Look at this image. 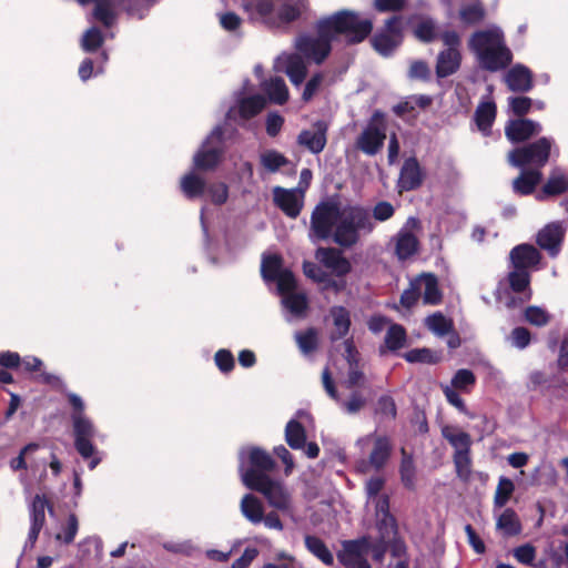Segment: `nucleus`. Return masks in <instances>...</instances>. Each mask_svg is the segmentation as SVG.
<instances>
[{"instance_id":"27","label":"nucleus","mask_w":568,"mask_h":568,"mask_svg":"<svg viewBox=\"0 0 568 568\" xmlns=\"http://www.w3.org/2000/svg\"><path fill=\"white\" fill-rule=\"evenodd\" d=\"M346 361L348 363V375L344 382L347 388L364 385L365 376L359 368L356 354L349 342H345Z\"/></svg>"},{"instance_id":"55","label":"nucleus","mask_w":568,"mask_h":568,"mask_svg":"<svg viewBox=\"0 0 568 568\" xmlns=\"http://www.w3.org/2000/svg\"><path fill=\"white\" fill-rule=\"evenodd\" d=\"M103 42L101 32L97 28L89 29L82 37L81 45L85 51L97 50Z\"/></svg>"},{"instance_id":"26","label":"nucleus","mask_w":568,"mask_h":568,"mask_svg":"<svg viewBox=\"0 0 568 568\" xmlns=\"http://www.w3.org/2000/svg\"><path fill=\"white\" fill-rule=\"evenodd\" d=\"M296 284L284 292H280L282 295V304L284 307L294 316H303L307 308L306 295L302 292H296Z\"/></svg>"},{"instance_id":"53","label":"nucleus","mask_w":568,"mask_h":568,"mask_svg":"<svg viewBox=\"0 0 568 568\" xmlns=\"http://www.w3.org/2000/svg\"><path fill=\"white\" fill-rule=\"evenodd\" d=\"M526 320L536 326H545L550 320V315L544 308L529 306L525 312Z\"/></svg>"},{"instance_id":"61","label":"nucleus","mask_w":568,"mask_h":568,"mask_svg":"<svg viewBox=\"0 0 568 568\" xmlns=\"http://www.w3.org/2000/svg\"><path fill=\"white\" fill-rule=\"evenodd\" d=\"M514 556L519 562L529 565L536 558V548L530 544L521 545L514 549Z\"/></svg>"},{"instance_id":"23","label":"nucleus","mask_w":568,"mask_h":568,"mask_svg":"<svg viewBox=\"0 0 568 568\" xmlns=\"http://www.w3.org/2000/svg\"><path fill=\"white\" fill-rule=\"evenodd\" d=\"M416 290H419V295L423 297L425 304H437L440 302L442 294L438 288L437 280L432 274H424L415 278Z\"/></svg>"},{"instance_id":"22","label":"nucleus","mask_w":568,"mask_h":568,"mask_svg":"<svg viewBox=\"0 0 568 568\" xmlns=\"http://www.w3.org/2000/svg\"><path fill=\"white\" fill-rule=\"evenodd\" d=\"M540 260V254L536 247L529 244H520L510 252V261L516 270L526 271L535 266Z\"/></svg>"},{"instance_id":"30","label":"nucleus","mask_w":568,"mask_h":568,"mask_svg":"<svg viewBox=\"0 0 568 568\" xmlns=\"http://www.w3.org/2000/svg\"><path fill=\"white\" fill-rule=\"evenodd\" d=\"M418 250V240L415 234L402 230L396 236L395 252L399 260H406Z\"/></svg>"},{"instance_id":"29","label":"nucleus","mask_w":568,"mask_h":568,"mask_svg":"<svg viewBox=\"0 0 568 568\" xmlns=\"http://www.w3.org/2000/svg\"><path fill=\"white\" fill-rule=\"evenodd\" d=\"M506 83L511 91H528L531 88L530 71L523 65H516L507 73Z\"/></svg>"},{"instance_id":"58","label":"nucleus","mask_w":568,"mask_h":568,"mask_svg":"<svg viewBox=\"0 0 568 568\" xmlns=\"http://www.w3.org/2000/svg\"><path fill=\"white\" fill-rule=\"evenodd\" d=\"M454 462L459 477L467 479L470 474L469 452L455 453Z\"/></svg>"},{"instance_id":"6","label":"nucleus","mask_w":568,"mask_h":568,"mask_svg":"<svg viewBox=\"0 0 568 568\" xmlns=\"http://www.w3.org/2000/svg\"><path fill=\"white\" fill-rule=\"evenodd\" d=\"M69 400L74 409L78 410V413L73 414L72 416L75 436V448L83 458H90L95 453V448L91 443V439L95 435L94 427L92 423L82 414L84 408L82 399L75 394H70Z\"/></svg>"},{"instance_id":"56","label":"nucleus","mask_w":568,"mask_h":568,"mask_svg":"<svg viewBox=\"0 0 568 568\" xmlns=\"http://www.w3.org/2000/svg\"><path fill=\"white\" fill-rule=\"evenodd\" d=\"M509 284L513 291L523 292L529 284V274L523 270H516L508 275Z\"/></svg>"},{"instance_id":"14","label":"nucleus","mask_w":568,"mask_h":568,"mask_svg":"<svg viewBox=\"0 0 568 568\" xmlns=\"http://www.w3.org/2000/svg\"><path fill=\"white\" fill-rule=\"evenodd\" d=\"M261 272L265 280L277 281L278 292H284L295 285L294 275L288 270L282 268V260L277 255H270L264 257Z\"/></svg>"},{"instance_id":"20","label":"nucleus","mask_w":568,"mask_h":568,"mask_svg":"<svg viewBox=\"0 0 568 568\" xmlns=\"http://www.w3.org/2000/svg\"><path fill=\"white\" fill-rule=\"evenodd\" d=\"M565 231L566 229L561 223H550L538 233L537 243L541 248L547 250L550 255L555 256L559 251Z\"/></svg>"},{"instance_id":"2","label":"nucleus","mask_w":568,"mask_h":568,"mask_svg":"<svg viewBox=\"0 0 568 568\" xmlns=\"http://www.w3.org/2000/svg\"><path fill=\"white\" fill-rule=\"evenodd\" d=\"M373 23L356 12L343 10L317 24V37H301L296 48L301 54L315 63H322L331 51V42L338 34H345L351 42L363 41L372 31Z\"/></svg>"},{"instance_id":"57","label":"nucleus","mask_w":568,"mask_h":568,"mask_svg":"<svg viewBox=\"0 0 568 568\" xmlns=\"http://www.w3.org/2000/svg\"><path fill=\"white\" fill-rule=\"evenodd\" d=\"M324 83V74L316 73L307 82L304 88L302 99L305 102L312 100V98L321 90Z\"/></svg>"},{"instance_id":"49","label":"nucleus","mask_w":568,"mask_h":568,"mask_svg":"<svg viewBox=\"0 0 568 568\" xmlns=\"http://www.w3.org/2000/svg\"><path fill=\"white\" fill-rule=\"evenodd\" d=\"M48 500L43 495H36L31 505V524L44 525Z\"/></svg>"},{"instance_id":"36","label":"nucleus","mask_w":568,"mask_h":568,"mask_svg":"<svg viewBox=\"0 0 568 568\" xmlns=\"http://www.w3.org/2000/svg\"><path fill=\"white\" fill-rule=\"evenodd\" d=\"M443 436L455 448V453L469 452L471 439L467 433L450 426H446L443 428Z\"/></svg>"},{"instance_id":"39","label":"nucleus","mask_w":568,"mask_h":568,"mask_svg":"<svg viewBox=\"0 0 568 568\" xmlns=\"http://www.w3.org/2000/svg\"><path fill=\"white\" fill-rule=\"evenodd\" d=\"M331 317L334 326L333 337L341 338L345 336L351 325L348 312L344 307L336 306L331 310Z\"/></svg>"},{"instance_id":"7","label":"nucleus","mask_w":568,"mask_h":568,"mask_svg":"<svg viewBox=\"0 0 568 568\" xmlns=\"http://www.w3.org/2000/svg\"><path fill=\"white\" fill-rule=\"evenodd\" d=\"M386 139V121L381 112H375L366 128L358 135L356 146L367 155H375Z\"/></svg>"},{"instance_id":"64","label":"nucleus","mask_w":568,"mask_h":568,"mask_svg":"<svg viewBox=\"0 0 568 568\" xmlns=\"http://www.w3.org/2000/svg\"><path fill=\"white\" fill-rule=\"evenodd\" d=\"M377 413L386 418H395L396 406L393 398L388 396L381 397L377 403Z\"/></svg>"},{"instance_id":"47","label":"nucleus","mask_w":568,"mask_h":568,"mask_svg":"<svg viewBox=\"0 0 568 568\" xmlns=\"http://www.w3.org/2000/svg\"><path fill=\"white\" fill-rule=\"evenodd\" d=\"M295 339L303 354H310L317 347V333L313 328L296 333Z\"/></svg>"},{"instance_id":"50","label":"nucleus","mask_w":568,"mask_h":568,"mask_svg":"<svg viewBox=\"0 0 568 568\" xmlns=\"http://www.w3.org/2000/svg\"><path fill=\"white\" fill-rule=\"evenodd\" d=\"M78 528H79L78 518L74 514H71V515H69V517L67 519V524L62 528V531L57 534L55 539L69 545L74 540L75 535L78 532Z\"/></svg>"},{"instance_id":"52","label":"nucleus","mask_w":568,"mask_h":568,"mask_svg":"<svg viewBox=\"0 0 568 568\" xmlns=\"http://www.w3.org/2000/svg\"><path fill=\"white\" fill-rule=\"evenodd\" d=\"M475 375L469 369H459L452 379V387L466 392L468 387L475 384Z\"/></svg>"},{"instance_id":"46","label":"nucleus","mask_w":568,"mask_h":568,"mask_svg":"<svg viewBox=\"0 0 568 568\" xmlns=\"http://www.w3.org/2000/svg\"><path fill=\"white\" fill-rule=\"evenodd\" d=\"M261 163L268 172H275L287 163L286 158L277 151L266 150L261 156Z\"/></svg>"},{"instance_id":"10","label":"nucleus","mask_w":568,"mask_h":568,"mask_svg":"<svg viewBox=\"0 0 568 568\" xmlns=\"http://www.w3.org/2000/svg\"><path fill=\"white\" fill-rule=\"evenodd\" d=\"M222 129L215 128L203 142L201 149L194 154V168L202 171L213 170L221 160L222 155Z\"/></svg>"},{"instance_id":"60","label":"nucleus","mask_w":568,"mask_h":568,"mask_svg":"<svg viewBox=\"0 0 568 568\" xmlns=\"http://www.w3.org/2000/svg\"><path fill=\"white\" fill-rule=\"evenodd\" d=\"M40 448V445L37 444V443H30L28 444L27 446H24L19 456L13 458L11 462H10V467L13 469V470H19V469H26L27 468V463H26V456L30 453H34L37 452L38 449Z\"/></svg>"},{"instance_id":"59","label":"nucleus","mask_w":568,"mask_h":568,"mask_svg":"<svg viewBox=\"0 0 568 568\" xmlns=\"http://www.w3.org/2000/svg\"><path fill=\"white\" fill-rule=\"evenodd\" d=\"M568 183L564 175H554L544 186V193L555 195L567 190Z\"/></svg>"},{"instance_id":"40","label":"nucleus","mask_w":568,"mask_h":568,"mask_svg":"<svg viewBox=\"0 0 568 568\" xmlns=\"http://www.w3.org/2000/svg\"><path fill=\"white\" fill-rule=\"evenodd\" d=\"M181 190L189 199L197 197L203 194L205 182L194 173H189L181 179Z\"/></svg>"},{"instance_id":"37","label":"nucleus","mask_w":568,"mask_h":568,"mask_svg":"<svg viewBox=\"0 0 568 568\" xmlns=\"http://www.w3.org/2000/svg\"><path fill=\"white\" fill-rule=\"evenodd\" d=\"M496 118V105L493 102H483L478 105L475 119L478 129L484 133L488 134L489 128L491 126Z\"/></svg>"},{"instance_id":"41","label":"nucleus","mask_w":568,"mask_h":568,"mask_svg":"<svg viewBox=\"0 0 568 568\" xmlns=\"http://www.w3.org/2000/svg\"><path fill=\"white\" fill-rule=\"evenodd\" d=\"M427 328L442 337L453 332V322L440 313H434L425 320Z\"/></svg>"},{"instance_id":"63","label":"nucleus","mask_w":568,"mask_h":568,"mask_svg":"<svg viewBox=\"0 0 568 568\" xmlns=\"http://www.w3.org/2000/svg\"><path fill=\"white\" fill-rule=\"evenodd\" d=\"M366 404V398L358 392H354L349 398L342 403L348 414L358 413Z\"/></svg>"},{"instance_id":"8","label":"nucleus","mask_w":568,"mask_h":568,"mask_svg":"<svg viewBox=\"0 0 568 568\" xmlns=\"http://www.w3.org/2000/svg\"><path fill=\"white\" fill-rule=\"evenodd\" d=\"M440 39L446 49L437 57L436 73L439 78H445L456 72L460 65V38L455 31H444Z\"/></svg>"},{"instance_id":"21","label":"nucleus","mask_w":568,"mask_h":568,"mask_svg":"<svg viewBox=\"0 0 568 568\" xmlns=\"http://www.w3.org/2000/svg\"><path fill=\"white\" fill-rule=\"evenodd\" d=\"M540 132V123L527 119L510 121L505 128L506 136L511 142L525 141L532 135L539 134Z\"/></svg>"},{"instance_id":"17","label":"nucleus","mask_w":568,"mask_h":568,"mask_svg":"<svg viewBox=\"0 0 568 568\" xmlns=\"http://www.w3.org/2000/svg\"><path fill=\"white\" fill-rule=\"evenodd\" d=\"M315 256L321 264L336 276H343L351 271V263L336 248H318Z\"/></svg>"},{"instance_id":"51","label":"nucleus","mask_w":568,"mask_h":568,"mask_svg":"<svg viewBox=\"0 0 568 568\" xmlns=\"http://www.w3.org/2000/svg\"><path fill=\"white\" fill-rule=\"evenodd\" d=\"M405 359L410 363H436L439 359L437 354H434L428 348L412 349L404 355Z\"/></svg>"},{"instance_id":"48","label":"nucleus","mask_w":568,"mask_h":568,"mask_svg":"<svg viewBox=\"0 0 568 568\" xmlns=\"http://www.w3.org/2000/svg\"><path fill=\"white\" fill-rule=\"evenodd\" d=\"M459 17L467 24H475L485 17V10L479 2L471 3L460 9Z\"/></svg>"},{"instance_id":"5","label":"nucleus","mask_w":568,"mask_h":568,"mask_svg":"<svg viewBox=\"0 0 568 568\" xmlns=\"http://www.w3.org/2000/svg\"><path fill=\"white\" fill-rule=\"evenodd\" d=\"M243 484L261 493L271 507L287 515L293 513L292 493L282 481L272 479L267 474L248 470L243 475Z\"/></svg>"},{"instance_id":"34","label":"nucleus","mask_w":568,"mask_h":568,"mask_svg":"<svg viewBox=\"0 0 568 568\" xmlns=\"http://www.w3.org/2000/svg\"><path fill=\"white\" fill-rule=\"evenodd\" d=\"M541 180V173L538 170L523 171V173L513 182L516 193L526 195L531 193Z\"/></svg>"},{"instance_id":"24","label":"nucleus","mask_w":568,"mask_h":568,"mask_svg":"<svg viewBox=\"0 0 568 568\" xmlns=\"http://www.w3.org/2000/svg\"><path fill=\"white\" fill-rule=\"evenodd\" d=\"M240 510L243 517L253 525L260 524L263 520V503L252 494L243 496L240 503Z\"/></svg>"},{"instance_id":"32","label":"nucleus","mask_w":568,"mask_h":568,"mask_svg":"<svg viewBox=\"0 0 568 568\" xmlns=\"http://www.w3.org/2000/svg\"><path fill=\"white\" fill-rule=\"evenodd\" d=\"M402 459L399 464V475L402 484L408 488L413 489L416 483L417 470L414 462V457L412 454L407 453L403 447L400 449Z\"/></svg>"},{"instance_id":"43","label":"nucleus","mask_w":568,"mask_h":568,"mask_svg":"<svg viewBox=\"0 0 568 568\" xmlns=\"http://www.w3.org/2000/svg\"><path fill=\"white\" fill-rule=\"evenodd\" d=\"M303 271L307 277L314 280L315 282L325 283V287H333L335 291H339L343 286L333 280H328L323 270L314 263L305 262L303 265Z\"/></svg>"},{"instance_id":"31","label":"nucleus","mask_w":568,"mask_h":568,"mask_svg":"<svg viewBox=\"0 0 568 568\" xmlns=\"http://www.w3.org/2000/svg\"><path fill=\"white\" fill-rule=\"evenodd\" d=\"M285 64V72L294 85H300L306 77V64L297 54H290L282 58Z\"/></svg>"},{"instance_id":"44","label":"nucleus","mask_w":568,"mask_h":568,"mask_svg":"<svg viewBox=\"0 0 568 568\" xmlns=\"http://www.w3.org/2000/svg\"><path fill=\"white\" fill-rule=\"evenodd\" d=\"M514 490V483L507 477H500L494 496V506L496 508H503L511 497Z\"/></svg>"},{"instance_id":"13","label":"nucleus","mask_w":568,"mask_h":568,"mask_svg":"<svg viewBox=\"0 0 568 568\" xmlns=\"http://www.w3.org/2000/svg\"><path fill=\"white\" fill-rule=\"evenodd\" d=\"M274 468L272 457L260 448L251 447L243 449L240 454V473L241 479L245 471L253 470L257 474H266Z\"/></svg>"},{"instance_id":"19","label":"nucleus","mask_w":568,"mask_h":568,"mask_svg":"<svg viewBox=\"0 0 568 568\" xmlns=\"http://www.w3.org/2000/svg\"><path fill=\"white\" fill-rule=\"evenodd\" d=\"M326 131L327 125L318 121L312 128L303 130L297 136V142L311 152L320 153L326 144Z\"/></svg>"},{"instance_id":"42","label":"nucleus","mask_w":568,"mask_h":568,"mask_svg":"<svg viewBox=\"0 0 568 568\" xmlns=\"http://www.w3.org/2000/svg\"><path fill=\"white\" fill-rule=\"evenodd\" d=\"M265 106L264 97L257 94L242 99L239 102V112L243 119H250L260 113Z\"/></svg>"},{"instance_id":"18","label":"nucleus","mask_w":568,"mask_h":568,"mask_svg":"<svg viewBox=\"0 0 568 568\" xmlns=\"http://www.w3.org/2000/svg\"><path fill=\"white\" fill-rule=\"evenodd\" d=\"M304 194L300 190H285L276 187L274 190L275 203L285 212L290 217H296L303 206Z\"/></svg>"},{"instance_id":"16","label":"nucleus","mask_w":568,"mask_h":568,"mask_svg":"<svg viewBox=\"0 0 568 568\" xmlns=\"http://www.w3.org/2000/svg\"><path fill=\"white\" fill-rule=\"evenodd\" d=\"M373 440V449L369 454L368 460L369 464L375 469H382L386 463L388 462L392 454V443L388 437L381 435H369L367 437L361 438L357 444L365 445L369 440Z\"/></svg>"},{"instance_id":"15","label":"nucleus","mask_w":568,"mask_h":568,"mask_svg":"<svg viewBox=\"0 0 568 568\" xmlns=\"http://www.w3.org/2000/svg\"><path fill=\"white\" fill-rule=\"evenodd\" d=\"M368 505L375 508L376 525L381 531L383 540L390 539L396 531L394 517L389 514V500L387 495H382L372 500H367Z\"/></svg>"},{"instance_id":"9","label":"nucleus","mask_w":568,"mask_h":568,"mask_svg":"<svg viewBox=\"0 0 568 568\" xmlns=\"http://www.w3.org/2000/svg\"><path fill=\"white\" fill-rule=\"evenodd\" d=\"M551 141L541 138L535 143L514 150L508 154V161L514 166H524L534 164L542 166L548 161Z\"/></svg>"},{"instance_id":"33","label":"nucleus","mask_w":568,"mask_h":568,"mask_svg":"<svg viewBox=\"0 0 568 568\" xmlns=\"http://www.w3.org/2000/svg\"><path fill=\"white\" fill-rule=\"evenodd\" d=\"M262 88L273 103L283 104L288 100V90L282 78H271L262 84Z\"/></svg>"},{"instance_id":"62","label":"nucleus","mask_w":568,"mask_h":568,"mask_svg":"<svg viewBox=\"0 0 568 568\" xmlns=\"http://www.w3.org/2000/svg\"><path fill=\"white\" fill-rule=\"evenodd\" d=\"M509 338L513 346L523 349L530 343V333L525 327H516L513 329Z\"/></svg>"},{"instance_id":"28","label":"nucleus","mask_w":568,"mask_h":568,"mask_svg":"<svg viewBox=\"0 0 568 568\" xmlns=\"http://www.w3.org/2000/svg\"><path fill=\"white\" fill-rule=\"evenodd\" d=\"M496 529L506 537L516 536L521 531V524L517 514L507 508L496 518Z\"/></svg>"},{"instance_id":"11","label":"nucleus","mask_w":568,"mask_h":568,"mask_svg":"<svg viewBox=\"0 0 568 568\" xmlns=\"http://www.w3.org/2000/svg\"><path fill=\"white\" fill-rule=\"evenodd\" d=\"M371 547L367 538L346 540L342 544L337 558L345 568H372L367 561Z\"/></svg>"},{"instance_id":"3","label":"nucleus","mask_w":568,"mask_h":568,"mask_svg":"<svg viewBox=\"0 0 568 568\" xmlns=\"http://www.w3.org/2000/svg\"><path fill=\"white\" fill-rule=\"evenodd\" d=\"M469 48L481 68L497 71L511 61V52L506 47L504 33L498 27L475 32L469 39Z\"/></svg>"},{"instance_id":"45","label":"nucleus","mask_w":568,"mask_h":568,"mask_svg":"<svg viewBox=\"0 0 568 568\" xmlns=\"http://www.w3.org/2000/svg\"><path fill=\"white\" fill-rule=\"evenodd\" d=\"M406 343V332L403 326L392 324L385 336V344L388 349L396 351L402 348Z\"/></svg>"},{"instance_id":"35","label":"nucleus","mask_w":568,"mask_h":568,"mask_svg":"<svg viewBox=\"0 0 568 568\" xmlns=\"http://www.w3.org/2000/svg\"><path fill=\"white\" fill-rule=\"evenodd\" d=\"M285 440L293 449L304 448L306 434L303 425L298 420L292 419L287 423L285 428Z\"/></svg>"},{"instance_id":"54","label":"nucleus","mask_w":568,"mask_h":568,"mask_svg":"<svg viewBox=\"0 0 568 568\" xmlns=\"http://www.w3.org/2000/svg\"><path fill=\"white\" fill-rule=\"evenodd\" d=\"M415 36L424 42L433 41L436 38V28L434 21L430 19L422 20L415 29Z\"/></svg>"},{"instance_id":"1","label":"nucleus","mask_w":568,"mask_h":568,"mask_svg":"<svg viewBox=\"0 0 568 568\" xmlns=\"http://www.w3.org/2000/svg\"><path fill=\"white\" fill-rule=\"evenodd\" d=\"M374 229L367 210L337 201H324L316 205L311 216V236L318 240L332 239L344 247L353 246L361 232Z\"/></svg>"},{"instance_id":"25","label":"nucleus","mask_w":568,"mask_h":568,"mask_svg":"<svg viewBox=\"0 0 568 568\" xmlns=\"http://www.w3.org/2000/svg\"><path fill=\"white\" fill-rule=\"evenodd\" d=\"M422 183V172L418 162L415 159H408L404 162V165L399 175V187L402 190H413Z\"/></svg>"},{"instance_id":"12","label":"nucleus","mask_w":568,"mask_h":568,"mask_svg":"<svg viewBox=\"0 0 568 568\" xmlns=\"http://www.w3.org/2000/svg\"><path fill=\"white\" fill-rule=\"evenodd\" d=\"M402 42V23L396 17L386 21L383 31L372 39L373 48L382 55L390 54Z\"/></svg>"},{"instance_id":"38","label":"nucleus","mask_w":568,"mask_h":568,"mask_svg":"<svg viewBox=\"0 0 568 568\" xmlns=\"http://www.w3.org/2000/svg\"><path fill=\"white\" fill-rule=\"evenodd\" d=\"M305 546L310 552L318 558L324 565L331 566L334 562V557L331 550L326 547L324 541L315 536L305 537Z\"/></svg>"},{"instance_id":"4","label":"nucleus","mask_w":568,"mask_h":568,"mask_svg":"<svg viewBox=\"0 0 568 568\" xmlns=\"http://www.w3.org/2000/svg\"><path fill=\"white\" fill-rule=\"evenodd\" d=\"M243 7L252 19L281 24L296 20L306 0H246Z\"/></svg>"}]
</instances>
